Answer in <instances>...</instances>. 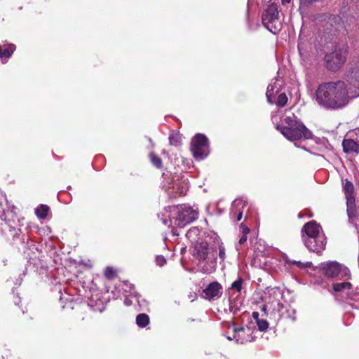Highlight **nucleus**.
Returning a JSON list of instances; mask_svg holds the SVG:
<instances>
[{"label": "nucleus", "mask_w": 359, "mask_h": 359, "mask_svg": "<svg viewBox=\"0 0 359 359\" xmlns=\"http://www.w3.org/2000/svg\"><path fill=\"white\" fill-rule=\"evenodd\" d=\"M191 232H192L191 231H189V232L187 233V235H189V233H191Z\"/></svg>", "instance_id": "nucleus-47"}, {"label": "nucleus", "mask_w": 359, "mask_h": 359, "mask_svg": "<svg viewBox=\"0 0 359 359\" xmlns=\"http://www.w3.org/2000/svg\"><path fill=\"white\" fill-rule=\"evenodd\" d=\"M230 326L233 327V338L236 343L243 344L255 339L253 331L250 327H236L234 322H232Z\"/></svg>", "instance_id": "nucleus-7"}, {"label": "nucleus", "mask_w": 359, "mask_h": 359, "mask_svg": "<svg viewBox=\"0 0 359 359\" xmlns=\"http://www.w3.org/2000/svg\"><path fill=\"white\" fill-rule=\"evenodd\" d=\"M197 217L198 212L196 210L190 206L184 205L177 208V215H172L170 223L172 226L182 228L196 219Z\"/></svg>", "instance_id": "nucleus-3"}, {"label": "nucleus", "mask_w": 359, "mask_h": 359, "mask_svg": "<svg viewBox=\"0 0 359 359\" xmlns=\"http://www.w3.org/2000/svg\"><path fill=\"white\" fill-rule=\"evenodd\" d=\"M294 264L297 265L299 268H307L311 265V262H306L305 264H303L299 261H294Z\"/></svg>", "instance_id": "nucleus-36"}, {"label": "nucleus", "mask_w": 359, "mask_h": 359, "mask_svg": "<svg viewBox=\"0 0 359 359\" xmlns=\"http://www.w3.org/2000/svg\"><path fill=\"white\" fill-rule=\"evenodd\" d=\"M172 233H173V234H176V235H177V233L174 230H172Z\"/></svg>", "instance_id": "nucleus-44"}, {"label": "nucleus", "mask_w": 359, "mask_h": 359, "mask_svg": "<svg viewBox=\"0 0 359 359\" xmlns=\"http://www.w3.org/2000/svg\"><path fill=\"white\" fill-rule=\"evenodd\" d=\"M280 91H266V96L269 103L283 107L287 102V97L285 93H279Z\"/></svg>", "instance_id": "nucleus-13"}, {"label": "nucleus", "mask_w": 359, "mask_h": 359, "mask_svg": "<svg viewBox=\"0 0 359 359\" xmlns=\"http://www.w3.org/2000/svg\"><path fill=\"white\" fill-rule=\"evenodd\" d=\"M194 255L200 261L205 260L208 255V247L207 244L200 243L196 245L194 249Z\"/></svg>", "instance_id": "nucleus-16"}, {"label": "nucleus", "mask_w": 359, "mask_h": 359, "mask_svg": "<svg viewBox=\"0 0 359 359\" xmlns=\"http://www.w3.org/2000/svg\"><path fill=\"white\" fill-rule=\"evenodd\" d=\"M156 263L159 266H163L165 264L166 260L165 257L162 255H158L156 257Z\"/></svg>", "instance_id": "nucleus-31"}, {"label": "nucleus", "mask_w": 359, "mask_h": 359, "mask_svg": "<svg viewBox=\"0 0 359 359\" xmlns=\"http://www.w3.org/2000/svg\"><path fill=\"white\" fill-rule=\"evenodd\" d=\"M12 52L13 51H10L8 48L2 49L0 48V57H9L11 55Z\"/></svg>", "instance_id": "nucleus-30"}, {"label": "nucleus", "mask_w": 359, "mask_h": 359, "mask_svg": "<svg viewBox=\"0 0 359 359\" xmlns=\"http://www.w3.org/2000/svg\"><path fill=\"white\" fill-rule=\"evenodd\" d=\"M208 138L202 134H197L192 139L191 150L196 160H202L208 155Z\"/></svg>", "instance_id": "nucleus-6"}, {"label": "nucleus", "mask_w": 359, "mask_h": 359, "mask_svg": "<svg viewBox=\"0 0 359 359\" xmlns=\"http://www.w3.org/2000/svg\"><path fill=\"white\" fill-rule=\"evenodd\" d=\"M269 304H270V308L272 309L273 312H277L278 313V319H280L283 316L282 311L284 308L283 304L280 302V299L278 301L269 302Z\"/></svg>", "instance_id": "nucleus-19"}, {"label": "nucleus", "mask_w": 359, "mask_h": 359, "mask_svg": "<svg viewBox=\"0 0 359 359\" xmlns=\"http://www.w3.org/2000/svg\"><path fill=\"white\" fill-rule=\"evenodd\" d=\"M163 223H164V224H168V221L167 220H164Z\"/></svg>", "instance_id": "nucleus-43"}, {"label": "nucleus", "mask_w": 359, "mask_h": 359, "mask_svg": "<svg viewBox=\"0 0 359 359\" xmlns=\"http://www.w3.org/2000/svg\"><path fill=\"white\" fill-rule=\"evenodd\" d=\"M353 189L354 187L352 182L346 180L344 185V191L345 192L346 199L349 197H354L353 195Z\"/></svg>", "instance_id": "nucleus-24"}, {"label": "nucleus", "mask_w": 359, "mask_h": 359, "mask_svg": "<svg viewBox=\"0 0 359 359\" xmlns=\"http://www.w3.org/2000/svg\"><path fill=\"white\" fill-rule=\"evenodd\" d=\"M324 233L322 231L321 226L315 221H310L305 224L302 229V238L304 241L310 236L316 237L318 235Z\"/></svg>", "instance_id": "nucleus-10"}, {"label": "nucleus", "mask_w": 359, "mask_h": 359, "mask_svg": "<svg viewBox=\"0 0 359 359\" xmlns=\"http://www.w3.org/2000/svg\"><path fill=\"white\" fill-rule=\"evenodd\" d=\"M240 229H241V231L243 235H246L248 236V234L250 233V229L244 225L243 223H241V225H240Z\"/></svg>", "instance_id": "nucleus-35"}, {"label": "nucleus", "mask_w": 359, "mask_h": 359, "mask_svg": "<svg viewBox=\"0 0 359 359\" xmlns=\"http://www.w3.org/2000/svg\"><path fill=\"white\" fill-rule=\"evenodd\" d=\"M267 294L269 298V302L278 301L283 297L282 291L279 287L268 288Z\"/></svg>", "instance_id": "nucleus-17"}, {"label": "nucleus", "mask_w": 359, "mask_h": 359, "mask_svg": "<svg viewBox=\"0 0 359 359\" xmlns=\"http://www.w3.org/2000/svg\"><path fill=\"white\" fill-rule=\"evenodd\" d=\"M262 23L274 34L280 30L278 6L275 2L270 1V4L262 15Z\"/></svg>", "instance_id": "nucleus-4"}, {"label": "nucleus", "mask_w": 359, "mask_h": 359, "mask_svg": "<svg viewBox=\"0 0 359 359\" xmlns=\"http://www.w3.org/2000/svg\"><path fill=\"white\" fill-rule=\"evenodd\" d=\"M276 128L291 141L299 140L302 137L309 139L311 137V133L302 122L292 127L277 126Z\"/></svg>", "instance_id": "nucleus-5"}, {"label": "nucleus", "mask_w": 359, "mask_h": 359, "mask_svg": "<svg viewBox=\"0 0 359 359\" xmlns=\"http://www.w3.org/2000/svg\"><path fill=\"white\" fill-rule=\"evenodd\" d=\"M270 304L268 303L267 304H265V305H263L262 307V311L264 313H266V311L268 309H270Z\"/></svg>", "instance_id": "nucleus-40"}, {"label": "nucleus", "mask_w": 359, "mask_h": 359, "mask_svg": "<svg viewBox=\"0 0 359 359\" xmlns=\"http://www.w3.org/2000/svg\"><path fill=\"white\" fill-rule=\"evenodd\" d=\"M344 151L346 154H359V143L353 139L345 138L342 142Z\"/></svg>", "instance_id": "nucleus-14"}, {"label": "nucleus", "mask_w": 359, "mask_h": 359, "mask_svg": "<svg viewBox=\"0 0 359 359\" xmlns=\"http://www.w3.org/2000/svg\"><path fill=\"white\" fill-rule=\"evenodd\" d=\"M149 156H150L151 161L154 165H155L158 168H161L162 161H161V159L158 156H157L154 153H151Z\"/></svg>", "instance_id": "nucleus-26"}, {"label": "nucleus", "mask_w": 359, "mask_h": 359, "mask_svg": "<svg viewBox=\"0 0 359 359\" xmlns=\"http://www.w3.org/2000/svg\"><path fill=\"white\" fill-rule=\"evenodd\" d=\"M112 273H113L112 269L108 267V268H107V269L105 271V276L107 278H111L112 276Z\"/></svg>", "instance_id": "nucleus-38"}, {"label": "nucleus", "mask_w": 359, "mask_h": 359, "mask_svg": "<svg viewBox=\"0 0 359 359\" xmlns=\"http://www.w3.org/2000/svg\"><path fill=\"white\" fill-rule=\"evenodd\" d=\"M203 294L204 298L208 300L219 298L222 294V287L218 282H212L203 290Z\"/></svg>", "instance_id": "nucleus-12"}, {"label": "nucleus", "mask_w": 359, "mask_h": 359, "mask_svg": "<svg viewBox=\"0 0 359 359\" xmlns=\"http://www.w3.org/2000/svg\"><path fill=\"white\" fill-rule=\"evenodd\" d=\"M241 303L238 301H229V311L233 315L236 314L240 311Z\"/></svg>", "instance_id": "nucleus-25"}, {"label": "nucleus", "mask_w": 359, "mask_h": 359, "mask_svg": "<svg viewBox=\"0 0 359 359\" xmlns=\"http://www.w3.org/2000/svg\"><path fill=\"white\" fill-rule=\"evenodd\" d=\"M243 282V279L241 278H238L236 281H234L231 284V289L234 290L238 292H241L242 289Z\"/></svg>", "instance_id": "nucleus-27"}, {"label": "nucleus", "mask_w": 359, "mask_h": 359, "mask_svg": "<svg viewBox=\"0 0 359 359\" xmlns=\"http://www.w3.org/2000/svg\"><path fill=\"white\" fill-rule=\"evenodd\" d=\"M306 248L311 252L320 255L325 249L327 244V238L324 233L318 236H310L309 238L303 241Z\"/></svg>", "instance_id": "nucleus-8"}, {"label": "nucleus", "mask_w": 359, "mask_h": 359, "mask_svg": "<svg viewBox=\"0 0 359 359\" xmlns=\"http://www.w3.org/2000/svg\"><path fill=\"white\" fill-rule=\"evenodd\" d=\"M126 305H129V302H126Z\"/></svg>", "instance_id": "nucleus-46"}, {"label": "nucleus", "mask_w": 359, "mask_h": 359, "mask_svg": "<svg viewBox=\"0 0 359 359\" xmlns=\"http://www.w3.org/2000/svg\"><path fill=\"white\" fill-rule=\"evenodd\" d=\"M182 141V135L176 131H172L169 136V142L170 145L178 147L181 145Z\"/></svg>", "instance_id": "nucleus-18"}, {"label": "nucleus", "mask_w": 359, "mask_h": 359, "mask_svg": "<svg viewBox=\"0 0 359 359\" xmlns=\"http://www.w3.org/2000/svg\"><path fill=\"white\" fill-rule=\"evenodd\" d=\"M346 84L343 81L325 82L320 84L317 90H345Z\"/></svg>", "instance_id": "nucleus-15"}, {"label": "nucleus", "mask_w": 359, "mask_h": 359, "mask_svg": "<svg viewBox=\"0 0 359 359\" xmlns=\"http://www.w3.org/2000/svg\"><path fill=\"white\" fill-rule=\"evenodd\" d=\"M225 248L222 245H219V257L222 261H224L225 259Z\"/></svg>", "instance_id": "nucleus-33"}, {"label": "nucleus", "mask_w": 359, "mask_h": 359, "mask_svg": "<svg viewBox=\"0 0 359 359\" xmlns=\"http://www.w3.org/2000/svg\"><path fill=\"white\" fill-rule=\"evenodd\" d=\"M281 81H277L275 82L273 85H269L267 87V90H274L275 88H277V90H279V88L281 87V84L280 83Z\"/></svg>", "instance_id": "nucleus-34"}, {"label": "nucleus", "mask_w": 359, "mask_h": 359, "mask_svg": "<svg viewBox=\"0 0 359 359\" xmlns=\"http://www.w3.org/2000/svg\"><path fill=\"white\" fill-rule=\"evenodd\" d=\"M259 314L257 311H254L252 313V316L256 320V323H257L258 320H259L261 319V318H259Z\"/></svg>", "instance_id": "nucleus-39"}, {"label": "nucleus", "mask_w": 359, "mask_h": 359, "mask_svg": "<svg viewBox=\"0 0 359 359\" xmlns=\"http://www.w3.org/2000/svg\"><path fill=\"white\" fill-rule=\"evenodd\" d=\"M323 270L326 276L329 278H335L339 276H348L349 271L347 268L340 265L337 262H330L325 264Z\"/></svg>", "instance_id": "nucleus-9"}, {"label": "nucleus", "mask_w": 359, "mask_h": 359, "mask_svg": "<svg viewBox=\"0 0 359 359\" xmlns=\"http://www.w3.org/2000/svg\"><path fill=\"white\" fill-rule=\"evenodd\" d=\"M226 338L229 341H231V340H233V339L235 340V339L233 338V335L232 337L228 336Z\"/></svg>", "instance_id": "nucleus-42"}, {"label": "nucleus", "mask_w": 359, "mask_h": 359, "mask_svg": "<svg viewBox=\"0 0 359 359\" xmlns=\"http://www.w3.org/2000/svg\"><path fill=\"white\" fill-rule=\"evenodd\" d=\"M126 305H129V302H126Z\"/></svg>", "instance_id": "nucleus-45"}, {"label": "nucleus", "mask_w": 359, "mask_h": 359, "mask_svg": "<svg viewBox=\"0 0 359 359\" xmlns=\"http://www.w3.org/2000/svg\"><path fill=\"white\" fill-rule=\"evenodd\" d=\"M284 122L287 124L286 127H292L300 123V121L294 119L293 117L291 116H286L284 119Z\"/></svg>", "instance_id": "nucleus-29"}, {"label": "nucleus", "mask_w": 359, "mask_h": 359, "mask_svg": "<svg viewBox=\"0 0 359 359\" xmlns=\"http://www.w3.org/2000/svg\"><path fill=\"white\" fill-rule=\"evenodd\" d=\"M348 46L346 44L337 46L334 50L325 55L324 60L328 70L335 72L341 68L346 60Z\"/></svg>", "instance_id": "nucleus-2"}, {"label": "nucleus", "mask_w": 359, "mask_h": 359, "mask_svg": "<svg viewBox=\"0 0 359 359\" xmlns=\"http://www.w3.org/2000/svg\"><path fill=\"white\" fill-rule=\"evenodd\" d=\"M287 317L291 318L293 321L296 320V311L290 309L287 311Z\"/></svg>", "instance_id": "nucleus-32"}, {"label": "nucleus", "mask_w": 359, "mask_h": 359, "mask_svg": "<svg viewBox=\"0 0 359 359\" xmlns=\"http://www.w3.org/2000/svg\"><path fill=\"white\" fill-rule=\"evenodd\" d=\"M149 317L145 313L138 314L136 317V323L140 327H144L149 323Z\"/></svg>", "instance_id": "nucleus-22"}, {"label": "nucleus", "mask_w": 359, "mask_h": 359, "mask_svg": "<svg viewBox=\"0 0 359 359\" xmlns=\"http://www.w3.org/2000/svg\"><path fill=\"white\" fill-rule=\"evenodd\" d=\"M260 331H266L269 327V323L264 319H260L256 323Z\"/></svg>", "instance_id": "nucleus-28"}, {"label": "nucleus", "mask_w": 359, "mask_h": 359, "mask_svg": "<svg viewBox=\"0 0 359 359\" xmlns=\"http://www.w3.org/2000/svg\"><path fill=\"white\" fill-rule=\"evenodd\" d=\"M283 4H289L291 0H281Z\"/></svg>", "instance_id": "nucleus-41"}, {"label": "nucleus", "mask_w": 359, "mask_h": 359, "mask_svg": "<svg viewBox=\"0 0 359 359\" xmlns=\"http://www.w3.org/2000/svg\"><path fill=\"white\" fill-rule=\"evenodd\" d=\"M50 208L46 205H40L36 209V215L39 219H45L48 213Z\"/></svg>", "instance_id": "nucleus-23"}, {"label": "nucleus", "mask_w": 359, "mask_h": 359, "mask_svg": "<svg viewBox=\"0 0 359 359\" xmlns=\"http://www.w3.org/2000/svg\"><path fill=\"white\" fill-rule=\"evenodd\" d=\"M351 284L349 282L335 283L332 284V288L334 292H340L349 290Z\"/></svg>", "instance_id": "nucleus-21"}, {"label": "nucleus", "mask_w": 359, "mask_h": 359, "mask_svg": "<svg viewBox=\"0 0 359 359\" xmlns=\"http://www.w3.org/2000/svg\"><path fill=\"white\" fill-rule=\"evenodd\" d=\"M247 239H248V236L242 235V236L240 238V239L238 241V244L243 245V243H245L247 241Z\"/></svg>", "instance_id": "nucleus-37"}, {"label": "nucleus", "mask_w": 359, "mask_h": 359, "mask_svg": "<svg viewBox=\"0 0 359 359\" xmlns=\"http://www.w3.org/2000/svg\"><path fill=\"white\" fill-rule=\"evenodd\" d=\"M248 202L243 199H236L232 203L230 217L234 222H239L243 217Z\"/></svg>", "instance_id": "nucleus-11"}, {"label": "nucleus", "mask_w": 359, "mask_h": 359, "mask_svg": "<svg viewBox=\"0 0 359 359\" xmlns=\"http://www.w3.org/2000/svg\"><path fill=\"white\" fill-rule=\"evenodd\" d=\"M311 97L316 103L325 109H335L348 102V91H311Z\"/></svg>", "instance_id": "nucleus-1"}, {"label": "nucleus", "mask_w": 359, "mask_h": 359, "mask_svg": "<svg viewBox=\"0 0 359 359\" xmlns=\"http://www.w3.org/2000/svg\"><path fill=\"white\" fill-rule=\"evenodd\" d=\"M347 214L349 217H355V206L354 197H349L346 199Z\"/></svg>", "instance_id": "nucleus-20"}]
</instances>
